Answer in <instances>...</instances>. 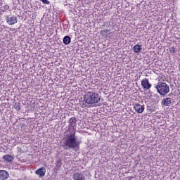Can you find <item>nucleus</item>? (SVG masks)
I'll return each instance as SVG.
<instances>
[{
    "mask_svg": "<svg viewBox=\"0 0 180 180\" xmlns=\"http://www.w3.org/2000/svg\"><path fill=\"white\" fill-rule=\"evenodd\" d=\"M76 131H70L69 134H67L64 144L65 147H68V148H77V147H79V141H78V139L77 138V135H75Z\"/></svg>",
    "mask_w": 180,
    "mask_h": 180,
    "instance_id": "1",
    "label": "nucleus"
},
{
    "mask_svg": "<svg viewBox=\"0 0 180 180\" xmlns=\"http://www.w3.org/2000/svg\"><path fill=\"white\" fill-rule=\"evenodd\" d=\"M84 101L85 103L94 105L101 101V97L99 96V94L95 93L94 91H88L84 96ZM89 105H86L85 104H83V106H85L86 108H89Z\"/></svg>",
    "mask_w": 180,
    "mask_h": 180,
    "instance_id": "2",
    "label": "nucleus"
},
{
    "mask_svg": "<svg viewBox=\"0 0 180 180\" xmlns=\"http://www.w3.org/2000/svg\"><path fill=\"white\" fill-rule=\"evenodd\" d=\"M158 94L165 96L168 92H169V86L165 82H159L155 86Z\"/></svg>",
    "mask_w": 180,
    "mask_h": 180,
    "instance_id": "3",
    "label": "nucleus"
},
{
    "mask_svg": "<svg viewBox=\"0 0 180 180\" xmlns=\"http://www.w3.org/2000/svg\"><path fill=\"white\" fill-rule=\"evenodd\" d=\"M141 85L143 89H146V91H148L152 86L151 84H150V82L148 81V79L145 78L141 80Z\"/></svg>",
    "mask_w": 180,
    "mask_h": 180,
    "instance_id": "4",
    "label": "nucleus"
},
{
    "mask_svg": "<svg viewBox=\"0 0 180 180\" xmlns=\"http://www.w3.org/2000/svg\"><path fill=\"white\" fill-rule=\"evenodd\" d=\"M6 22L8 25H15V23H18V18L15 15H9L6 17Z\"/></svg>",
    "mask_w": 180,
    "mask_h": 180,
    "instance_id": "5",
    "label": "nucleus"
},
{
    "mask_svg": "<svg viewBox=\"0 0 180 180\" xmlns=\"http://www.w3.org/2000/svg\"><path fill=\"white\" fill-rule=\"evenodd\" d=\"M135 112L137 113H143L144 112V105H140L139 103H136L134 106Z\"/></svg>",
    "mask_w": 180,
    "mask_h": 180,
    "instance_id": "6",
    "label": "nucleus"
},
{
    "mask_svg": "<svg viewBox=\"0 0 180 180\" xmlns=\"http://www.w3.org/2000/svg\"><path fill=\"white\" fill-rule=\"evenodd\" d=\"M9 178V173L5 170H0V179L5 180Z\"/></svg>",
    "mask_w": 180,
    "mask_h": 180,
    "instance_id": "7",
    "label": "nucleus"
},
{
    "mask_svg": "<svg viewBox=\"0 0 180 180\" xmlns=\"http://www.w3.org/2000/svg\"><path fill=\"white\" fill-rule=\"evenodd\" d=\"M35 174L39 176H44L46 175V168L41 167L35 171Z\"/></svg>",
    "mask_w": 180,
    "mask_h": 180,
    "instance_id": "8",
    "label": "nucleus"
},
{
    "mask_svg": "<svg viewBox=\"0 0 180 180\" xmlns=\"http://www.w3.org/2000/svg\"><path fill=\"white\" fill-rule=\"evenodd\" d=\"M73 179L75 180H85V176L81 174L75 173L73 175Z\"/></svg>",
    "mask_w": 180,
    "mask_h": 180,
    "instance_id": "9",
    "label": "nucleus"
},
{
    "mask_svg": "<svg viewBox=\"0 0 180 180\" xmlns=\"http://www.w3.org/2000/svg\"><path fill=\"white\" fill-rule=\"evenodd\" d=\"M69 126H71V127H75L77 126V120L75 117H71L69 120Z\"/></svg>",
    "mask_w": 180,
    "mask_h": 180,
    "instance_id": "10",
    "label": "nucleus"
},
{
    "mask_svg": "<svg viewBox=\"0 0 180 180\" xmlns=\"http://www.w3.org/2000/svg\"><path fill=\"white\" fill-rule=\"evenodd\" d=\"M4 160L7 162H12L13 161V157L11 155H6L4 156Z\"/></svg>",
    "mask_w": 180,
    "mask_h": 180,
    "instance_id": "11",
    "label": "nucleus"
},
{
    "mask_svg": "<svg viewBox=\"0 0 180 180\" xmlns=\"http://www.w3.org/2000/svg\"><path fill=\"white\" fill-rule=\"evenodd\" d=\"M162 104L165 106H169V105H171V98H164L162 101Z\"/></svg>",
    "mask_w": 180,
    "mask_h": 180,
    "instance_id": "12",
    "label": "nucleus"
},
{
    "mask_svg": "<svg viewBox=\"0 0 180 180\" xmlns=\"http://www.w3.org/2000/svg\"><path fill=\"white\" fill-rule=\"evenodd\" d=\"M63 43L64 44H70L71 43V37L70 36H65L63 38Z\"/></svg>",
    "mask_w": 180,
    "mask_h": 180,
    "instance_id": "13",
    "label": "nucleus"
},
{
    "mask_svg": "<svg viewBox=\"0 0 180 180\" xmlns=\"http://www.w3.org/2000/svg\"><path fill=\"white\" fill-rule=\"evenodd\" d=\"M133 50L135 53H139V51H141V45L140 44H136L133 47Z\"/></svg>",
    "mask_w": 180,
    "mask_h": 180,
    "instance_id": "14",
    "label": "nucleus"
},
{
    "mask_svg": "<svg viewBox=\"0 0 180 180\" xmlns=\"http://www.w3.org/2000/svg\"><path fill=\"white\" fill-rule=\"evenodd\" d=\"M14 109L17 110L18 112L20 110V103L15 102L14 104Z\"/></svg>",
    "mask_w": 180,
    "mask_h": 180,
    "instance_id": "15",
    "label": "nucleus"
},
{
    "mask_svg": "<svg viewBox=\"0 0 180 180\" xmlns=\"http://www.w3.org/2000/svg\"><path fill=\"white\" fill-rule=\"evenodd\" d=\"M61 159H59L58 160H57L56 162V169H58L60 168V167H61Z\"/></svg>",
    "mask_w": 180,
    "mask_h": 180,
    "instance_id": "16",
    "label": "nucleus"
},
{
    "mask_svg": "<svg viewBox=\"0 0 180 180\" xmlns=\"http://www.w3.org/2000/svg\"><path fill=\"white\" fill-rule=\"evenodd\" d=\"M169 53H175V52L176 51V48L175 46H170L169 48Z\"/></svg>",
    "mask_w": 180,
    "mask_h": 180,
    "instance_id": "17",
    "label": "nucleus"
},
{
    "mask_svg": "<svg viewBox=\"0 0 180 180\" xmlns=\"http://www.w3.org/2000/svg\"><path fill=\"white\" fill-rule=\"evenodd\" d=\"M41 2H43V4H45L46 5H49L50 4V1H49V0H40Z\"/></svg>",
    "mask_w": 180,
    "mask_h": 180,
    "instance_id": "18",
    "label": "nucleus"
},
{
    "mask_svg": "<svg viewBox=\"0 0 180 180\" xmlns=\"http://www.w3.org/2000/svg\"><path fill=\"white\" fill-rule=\"evenodd\" d=\"M4 8L5 11H8L9 9V6L6 5L5 6H3Z\"/></svg>",
    "mask_w": 180,
    "mask_h": 180,
    "instance_id": "19",
    "label": "nucleus"
}]
</instances>
